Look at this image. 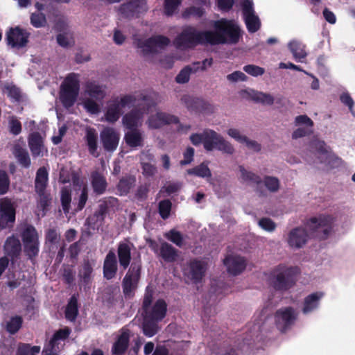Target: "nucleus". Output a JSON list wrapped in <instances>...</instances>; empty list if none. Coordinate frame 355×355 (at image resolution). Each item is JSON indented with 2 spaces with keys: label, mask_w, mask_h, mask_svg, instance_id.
<instances>
[{
  "label": "nucleus",
  "mask_w": 355,
  "mask_h": 355,
  "mask_svg": "<svg viewBox=\"0 0 355 355\" xmlns=\"http://www.w3.org/2000/svg\"><path fill=\"white\" fill-rule=\"evenodd\" d=\"M87 239H82V235L80 236V239L71 244L69 248V251L71 257H76L78 256L80 251V245H83L86 243Z\"/></svg>",
  "instance_id": "63"
},
{
  "label": "nucleus",
  "mask_w": 355,
  "mask_h": 355,
  "mask_svg": "<svg viewBox=\"0 0 355 355\" xmlns=\"http://www.w3.org/2000/svg\"><path fill=\"white\" fill-rule=\"evenodd\" d=\"M8 128L11 134L18 135L21 132V123L15 116L8 117Z\"/></svg>",
  "instance_id": "53"
},
{
  "label": "nucleus",
  "mask_w": 355,
  "mask_h": 355,
  "mask_svg": "<svg viewBox=\"0 0 355 355\" xmlns=\"http://www.w3.org/2000/svg\"><path fill=\"white\" fill-rule=\"evenodd\" d=\"M37 193L39 196L37 200V207L44 211L51 203L50 195L46 191Z\"/></svg>",
  "instance_id": "61"
},
{
  "label": "nucleus",
  "mask_w": 355,
  "mask_h": 355,
  "mask_svg": "<svg viewBox=\"0 0 355 355\" xmlns=\"http://www.w3.org/2000/svg\"><path fill=\"white\" fill-rule=\"evenodd\" d=\"M133 245L130 243L121 242L118 245L117 254L120 266L123 269L128 268L131 261V249Z\"/></svg>",
  "instance_id": "28"
},
{
  "label": "nucleus",
  "mask_w": 355,
  "mask_h": 355,
  "mask_svg": "<svg viewBox=\"0 0 355 355\" xmlns=\"http://www.w3.org/2000/svg\"><path fill=\"white\" fill-rule=\"evenodd\" d=\"M248 97L252 101L263 105H272L275 103V98L268 93L258 92L254 89L244 91Z\"/></svg>",
  "instance_id": "31"
},
{
  "label": "nucleus",
  "mask_w": 355,
  "mask_h": 355,
  "mask_svg": "<svg viewBox=\"0 0 355 355\" xmlns=\"http://www.w3.org/2000/svg\"><path fill=\"white\" fill-rule=\"evenodd\" d=\"M88 200V189L86 185H85L80 192V194L78 199L77 207L76 208V211H81L85 206L86 202Z\"/></svg>",
  "instance_id": "62"
},
{
  "label": "nucleus",
  "mask_w": 355,
  "mask_h": 355,
  "mask_svg": "<svg viewBox=\"0 0 355 355\" xmlns=\"http://www.w3.org/2000/svg\"><path fill=\"white\" fill-rule=\"evenodd\" d=\"M213 31H200L194 27L187 26L177 36L175 45L178 49H187L198 44H232L238 42L240 28L232 21L222 18L213 22Z\"/></svg>",
  "instance_id": "1"
},
{
  "label": "nucleus",
  "mask_w": 355,
  "mask_h": 355,
  "mask_svg": "<svg viewBox=\"0 0 355 355\" xmlns=\"http://www.w3.org/2000/svg\"><path fill=\"white\" fill-rule=\"evenodd\" d=\"M239 168L241 177L244 182L254 184H259L262 182V179L259 175L252 171H247L243 166H239Z\"/></svg>",
  "instance_id": "42"
},
{
  "label": "nucleus",
  "mask_w": 355,
  "mask_h": 355,
  "mask_svg": "<svg viewBox=\"0 0 355 355\" xmlns=\"http://www.w3.org/2000/svg\"><path fill=\"white\" fill-rule=\"evenodd\" d=\"M129 344V334L123 332L114 343L112 351L115 355H122L126 351Z\"/></svg>",
  "instance_id": "35"
},
{
  "label": "nucleus",
  "mask_w": 355,
  "mask_h": 355,
  "mask_svg": "<svg viewBox=\"0 0 355 355\" xmlns=\"http://www.w3.org/2000/svg\"><path fill=\"white\" fill-rule=\"evenodd\" d=\"M20 235L23 243L39 239L38 234L35 227L27 223L21 225Z\"/></svg>",
  "instance_id": "39"
},
{
  "label": "nucleus",
  "mask_w": 355,
  "mask_h": 355,
  "mask_svg": "<svg viewBox=\"0 0 355 355\" xmlns=\"http://www.w3.org/2000/svg\"><path fill=\"white\" fill-rule=\"evenodd\" d=\"M48 183V171L45 167L40 168L35 180V191L36 193L46 191Z\"/></svg>",
  "instance_id": "33"
},
{
  "label": "nucleus",
  "mask_w": 355,
  "mask_h": 355,
  "mask_svg": "<svg viewBox=\"0 0 355 355\" xmlns=\"http://www.w3.org/2000/svg\"><path fill=\"white\" fill-rule=\"evenodd\" d=\"M142 173L146 177H153L157 173V168L151 163L141 162Z\"/></svg>",
  "instance_id": "60"
},
{
  "label": "nucleus",
  "mask_w": 355,
  "mask_h": 355,
  "mask_svg": "<svg viewBox=\"0 0 355 355\" xmlns=\"http://www.w3.org/2000/svg\"><path fill=\"white\" fill-rule=\"evenodd\" d=\"M150 41L154 44L156 52L158 49H164L170 44V40L164 35H155L150 37Z\"/></svg>",
  "instance_id": "54"
},
{
  "label": "nucleus",
  "mask_w": 355,
  "mask_h": 355,
  "mask_svg": "<svg viewBox=\"0 0 355 355\" xmlns=\"http://www.w3.org/2000/svg\"><path fill=\"white\" fill-rule=\"evenodd\" d=\"M264 184L270 192H276L279 189V181L278 178L272 176L264 178Z\"/></svg>",
  "instance_id": "58"
},
{
  "label": "nucleus",
  "mask_w": 355,
  "mask_h": 355,
  "mask_svg": "<svg viewBox=\"0 0 355 355\" xmlns=\"http://www.w3.org/2000/svg\"><path fill=\"white\" fill-rule=\"evenodd\" d=\"M84 139L88 148L89 153L94 157H98L99 153L98 148V133L96 129L92 127L85 128Z\"/></svg>",
  "instance_id": "29"
},
{
  "label": "nucleus",
  "mask_w": 355,
  "mask_h": 355,
  "mask_svg": "<svg viewBox=\"0 0 355 355\" xmlns=\"http://www.w3.org/2000/svg\"><path fill=\"white\" fill-rule=\"evenodd\" d=\"M93 266L94 264L88 259L83 260V263L79 267L78 275L80 285L87 286L91 284L93 278Z\"/></svg>",
  "instance_id": "26"
},
{
  "label": "nucleus",
  "mask_w": 355,
  "mask_h": 355,
  "mask_svg": "<svg viewBox=\"0 0 355 355\" xmlns=\"http://www.w3.org/2000/svg\"><path fill=\"white\" fill-rule=\"evenodd\" d=\"M142 100L149 107H155L156 103L151 94H139L138 95H125L121 98L116 97L107 102L105 119L109 123H114L123 114V109L135 105L137 101Z\"/></svg>",
  "instance_id": "3"
},
{
  "label": "nucleus",
  "mask_w": 355,
  "mask_h": 355,
  "mask_svg": "<svg viewBox=\"0 0 355 355\" xmlns=\"http://www.w3.org/2000/svg\"><path fill=\"white\" fill-rule=\"evenodd\" d=\"M182 0H165L164 12L167 16H172L181 4Z\"/></svg>",
  "instance_id": "50"
},
{
  "label": "nucleus",
  "mask_w": 355,
  "mask_h": 355,
  "mask_svg": "<svg viewBox=\"0 0 355 355\" xmlns=\"http://www.w3.org/2000/svg\"><path fill=\"white\" fill-rule=\"evenodd\" d=\"M78 313V300L75 295L71 297L65 309V318L67 320L73 322Z\"/></svg>",
  "instance_id": "40"
},
{
  "label": "nucleus",
  "mask_w": 355,
  "mask_h": 355,
  "mask_svg": "<svg viewBox=\"0 0 355 355\" xmlns=\"http://www.w3.org/2000/svg\"><path fill=\"white\" fill-rule=\"evenodd\" d=\"M323 296L322 293H313L308 295L304 299V307L302 312L304 314H308L318 308L319 301Z\"/></svg>",
  "instance_id": "34"
},
{
  "label": "nucleus",
  "mask_w": 355,
  "mask_h": 355,
  "mask_svg": "<svg viewBox=\"0 0 355 355\" xmlns=\"http://www.w3.org/2000/svg\"><path fill=\"white\" fill-rule=\"evenodd\" d=\"M141 260H134L122 281L123 293L125 299L134 297L141 278Z\"/></svg>",
  "instance_id": "7"
},
{
  "label": "nucleus",
  "mask_w": 355,
  "mask_h": 355,
  "mask_svg": "<svg viewBox=\"0 0 355 355\" xmlns=\"http://www.w3.org/2000/svg\"><path fill=\"white\" fill-rule=\"evenodd\" d=\"M28 146L33 157L44 156V151L46 152L43 144V139L37 132L31 133L28 137Z\"/></svg>",
  "instance_id": "25"
},
{
  "label": "nucleus",
  "mask_w": 355,
  "mask_h": 355,
  "mask_svg": "<svg viewBox=\"0 0 355 355\" xmlns=\"http://www.w3.org/2000/svg\"><path fill=\"white\" fill-rule=\"evenodd\" d=\"M148 10L146 0H128L119 8L120 14L125 18H138Z\"/></svg>",
  "instance_id": "12"
},
{
  "label": "nucleus",
  "mask_w": 355,
  "mask_h": 355,
  "mask_svg": "<svg viewBox=\"0 0 355 355\" xmlns=\"http://www.w3.org/2000/svg\"><path fill=\"white\" fill-rule=\"evenodd\" d=\"M125 140L128 146L132 148L143 146L141 132L138 130H131L125 135Z\"/></svg>",
  "instance_id": "37"
},
{
  "label": "nucleus",
  "mask_w": 355,
  "mask_h": 355,
  "mask_svg": "<svg viewBox=\"0 0 355 355\" xmlns=\"http://www.w3.org/2000/svg\"><path fill=\"white\" fill-rule=\"evenodd\" d=\"M153 294L146 293L142 303V331L147 337H153L160 330L159 322L166 315L167 304L164 300H157L153 304Z\"/></svg>",
  "instance_id": "2"
},
{
  "label": "nucleus",
  "mask_w": 355,
  "mask_h": 355,
  "mask_svg": "<svg viewBox=\"0 0 355 355\" xmlns=\"http://www.w3.org/2000/svg\"><path fill=\"white\" fill-rule=\"evenodd\" d=\"M243 71L249 75L254 77L262 76L265 73L264 68L254 64H247L244 66Z\"/></svg>",
  "instance_id": "59"
},
{
  "label": "nucleus",
  "mask_w": 355,
  "mask_h": 355,
  "mask_svg": "<svg viewBox=\"0 0 355 355\" xmlns=\"http://www.w3.org/2000/svg\"><path fill=\"white\" fill-rule=\"evenodd\" d=\"M46 243H49V250H54V245L60 241V235L55 229H49L46 231L45 236Z\"/></svg>",
  "instance_id": "48"
},
{
  "label": "nucleus",
  "mask_w": 355,
  "mask_h": 355,
  "mask_svg": "<svg viewBox=\"0 0 355 355\" xmlns=\"http://www.w3.org/2000/svg\"><path fill=\"white\" fill-rule=\"evenodd\" d=\"M60 200L64 214H68L71 207V195L69 189L63 188L60 191Z\"/></svg>",
  "instance_id": "49"
},
{
  "label": "nucleus",
  "mask_w": 355,
  "mask_h": 355,
  "mask_svg": "<svg viewBox=\"0 0 355 355\" xmlns=\"http://www.w3.org/2000/svg\"><path fill=\"white\" fill-rule=\"evenodd\" d=\"M136 46L141 50V53L143 56H147L151 53H156V49H155L153 42L150 41V37L145 40H138Z\"/></svg>",
  "instance_id": "44"
},
{
  "label": "nucleus",
  "mask_w": 355,
  "mask_h": 355,
  "mask_svg": "<svg viewBox=\"0 0 355 355\" xmlns=\"http://www.w3.org/2000/svg\"><path fill=\"white\" fill-rule=\"evenodd\" d=\"M5 254L12 259L17 258L21 252V244L19 239L15 235L8 236L3 245Z\"/></svg>",
  "instance_id": "24"
},
{
  "label": "nucleus",
  "mask_w": 355,
  "mask_h": 355,
  "mask_svg": "<svg viewBox=\"0 0 355 355\" xmlns=\"http://www.w3.org/2000/svg\"><path fill=\"white\" fill-rule=\"evenodd\" d=\"M182 103L190 111L196 113H209L213 111L211 105L204 100L184 95L181 98Z\"/></svg>",
  "instance_id": "18"
},
{
  "label": "nucleus",
  "mask_w": 355,
  "mask_h": 355,
  "mask_svg": "<svg viewBox=\"0 0 355 355\" xmlns=\"http://www.w3.org/2000/svg\"><path fill=\"white\" fill-rule=\"evenodd\" d=\"M100 139L104 150L112 153L118 147L120 133L113 128L107 127L101 132Z\"/></svg>",
  "instance_id": "17"
},
{
  "label": "nucleus",
  "mask_w": 355,
  "mask_h": 355,
  "mask_svg": "<svg viewBox=\"0 0 355 355\" xmlns=\"http://www.w3.org/2000/svg\"><path fill=\"white\" fill-rule=\"evenodd\" d=\"M117 201V199L113 197H110L108 199H103L99 201L97 209L94 212V214L97 215L99 218L103 220L105 218L106 214L108 211L109 205L112 202Z\"/></svg>",
  "instance_id": "41"
},
{
  "label": "nucleus",
  "mask_w": 355,
  "mask_h": 355,
  "mask_svg": "<svg viewBox=\"0 0 355 355\" xmlns=\"http://www.w3.org/2000/svg\"><path fill=\"white\" fill-rule=\"evenodd\" d=\"M177 123H178L177 116L164 112H157L155 114L150 115L146 121L150 129H160L165 125Z\"/></svg>",
  "instance_id": "16"
},
{
  "label": "nucleus",
  "mask_w": 355,
  "mask_h": 355,
  "mask_svg": "<svg viewBox=\"0 0 355 355\" xmlns=\"http://www.w3.org/2000/svg\"><path fill=\"white\" fill-rule=\"evenodd\" d=\"M309 239L307 231L302 227H296L291 230L288 234L286 241L292 249L303 248Z\"/></svg>",
  "instance_id": "21"
},
{
  "label": "nucleus",
  "mask_w": 355,
  "mask_h": 355,
  "mask_svg": "<svg viewBox=\"0 0 355 355\" xmlns=\"http://www.w3.org/2000/svg\"><path fill=\"white\" fill-rule=\"evenodd\" d=\"M187 173L189 175H193L203 178L211 177V171L207 164L205 163H202L194 168L188 169Z\"/></svg>",
  "instance_id": "45"
},
{
  "label": "nucleus",
  "mask_w": 355,
  "mask_h": 355,
  "mask_svg": "<svg viewBox=\"0 0 355 355\" xmlns=\"http://www.w3.org/2000/svg\"><path fill=\"white\" fill-rule=\"evenodd\" d=\"M107 87L94 80H88L84 85V94L88 97L83 100L85 110L92 114L100 112V105L96 101H102L107 95Z\"/></svg>",
  "instance_id": "5"
},
{
  "label": "nucleus",
  "mask_w": 355,
  "mask_h": 355,
  "mask_svg": "<svg viewBox=\"0 0 355 355\" xmlns=\"http://www.w3.org/2000/svg\"><path fill=\"white\" fill-rule=\"evenodd\" d=\"M22 324V318L20 316H15L7 322L6 330L11 334L17 333Z\"/></svg>",
  "instance_id": "51"
},
{
  "label": "nucleus",
  "mask_w": 355,
  "mask_h": 355,
  "mask_svg": "<svg viewBox=\"0 0 355 355\" xmlns=\"http://www.w3.org/2000/svg\"><path fill=\"white\" fill-rule=\"evenodd\" d=\"M10 187V178L8 173L0 170V195L6 193Z\"/></svg>",
  "instance_id": "57"
},
{
  "label": "nucleus",
  "mask_w": 355,
  "mask_h": 355,
  "mask_svg": "<svg viewBox=\"0 0 355 355\" xmlns=\"http://www.w3.org/2000/svg\"><path fill=\"white\" fill-rule=\"evenodd\" d=\"M136 178L133 175L123 177L117 184V189L121 196L127 195L130 189L135 186Z\"/></svg>",
  "instance_id": "38"
},
{
  "label": "nucleus",
  "mask_w": 355,
  "mask_h": 355,
  "mask_svg": "<svg viewBox=\"0 0 355 355\" xmlns=\"http://www.w3.org/2000/svg\"><path fill=\"white\" fill-rule=\"evenodd\" d=\"M165 237L178 247L183 245V237L182 234L175 230H171L165 234Z\"/></svg>",
  "instance_id": "55"
},
{
  "label": "nucleus",
  "mask_w": 355,
  "mask_h": 355,
  "mask_svg": "<svg viewBox=\"0 0 355 355\" xmlns=\"http://www.w3.org/2000/svg\"><path fill=\"white\" fill-rule=\"evenodd\" d=\"M80 90L79 75L71 73L67 75L60 86V101L66 108L76 103Z\"/></svg>",
  "instance_id": "6"
},
{
  "label": "nucleus",
  "mask_w": 355,
  "mask_h": 355,
  "mask_svg": "<svg viewBox=\"0 0 355 355\" xmlns=\"http://www.w3.org/2000/svg\"><path fill=\"white\" fill-rule=\"evenodd\" d=\"M205 263L198 259L191 260L184 268V274L194 283L201 281L205 276Z\"/></svg>",
  "instance_id": "19"
},
{
  "label": "nucleus",
  "mask_w": 355,
  "mask_h": 355,
  "mask_svg": "<svg viewBox=\"0 0 355 355\" xmlns=\"http://www.w3.org/2000/svg\"><path fill=\"white\" fill-rule=\"evenodd\" d=\"M333 218L329 216L320 215L311 218L306 224L310 235L319 239H325L332 229Z\"/></svg>",
  "instance_id": "8"
},
{
  "label": "nucleus",
  "mask_w": 355,
  "mask_h": 355,
  "mask_svg": "<svg viewBox=\"0 0 355 355\" xmlns=\"http://www.w3.org/2000/svg\"><path fill=\"white\" fill-rule=\"evenodd\" d=\"M259 225L264 230L273 232L276 228V224L270 218H263L259 220Z\"/></svg>",
  "instance_id": "64"
},
{
  "label": "nucleus",
  "mask_w": 355,
  "mask_h": 355,
  "mask_svg": "<svg viewBox=\"0 0 355 355\" xmlns=\"http://www.w3.org/2000/svg\"><path fill=\"white\" fill-rule=\"evenodd\" d=\"M224 264L229 273L238 275L245 268L246 261L242 257L230 255L224 259Z\"/></svg>",
  "instance_id": "22"
},
{
  "label": "nucleus",
  "mask_w": 355,
  "mask_h": 355,
  "mask_svg": "<svg viewBox=\"0 0 355 355\" xmlns=\"http://www.w3.org/2000/svg\"><path fill=\"white\" fill-rule=\"evenodd\" d=\"M91 184L93 192L98 196L103 194L107 187L105 177L98 171H94L91 174Z\"/></svg>",
  "instance_id": "30"
},
{
  "label": "nucleus",
  "mask_w": 355,
  "mask_h": 355,
  "mask_svg": "<svg viewBox=\"0 0 355 355\" xmlns=\"http://www.w3.org/2000/svg\"><path fill=\"white\" fill-rule=\"evenodd\" d=\"M242 9L248 31L252 33L257 32L260 28L261 22L258 16L254 14L252 1L243 0Z\"/></svg>",
  "instance_id": "15"
},
{
  "label": "nucleus",
  "mask_w": 355,
  "mask_h": 355,
  "mask_svg": "<svg viewBox=\"0 0 355 355\" xmlns=\"http://www.w3.org/2000/svg\"><path fill=\"white\" fill-rule=\"evenodd\" d=\"M15 207L10 199L0 200V232L4 229L12 228L15 222Z\"/></svg>",
  "instance_id": "13"
},
{
  "label": "nucleus",
  "mask_w": 355,
  "mask_h": 355,
  "mask_svg": "<svg viewBox=\"0 0 355 355\" xmlns=\"http://www.w3.org/2000/svg\"><path fill=\"white\" fill-rule=\"evenodd\" d=\"M172 208V203L170 200L165 199L161 200L158 204V212L160 217L166 220L170 217Z\"/></svg>",
  "instance_id": "46"
},
{
  "label": "nucleus",
  "mask_w": 355,
  "mask_h": 355,
  "mask_svg": "<svg viewBox=\"0 0 355 355\" xmlns=\"http://www.w3.org/2000/svg\"><path fill=\"white\" fill-rule=\"evenodd\" d=\"M149 248L157 257L166 263H174L179 259L180 252L166 241H162L159 243L153 239H147Z\"/></svg>",
  "instance_id": "9"
},
{
  "label": "nucleus",
  "mask_w": 355,
  "mask_h": 355,
  "mask_svg": "<svg viewBox=\"0 0 355 355\" xmlns=\"http://www.w3.org/2000/svg\"><path fill=\"white\" fill-rule=\"evenodd\" d=\"M191 142L194 146L203 144L207 151L218 150L224 153L232 155L235 150L234 146L222 135L211 129H205L201 133H194L190 136Z\"/></svg>",
  "instance_id": "4"
},
{
  "label": "nucleus",
  "mask_w": 355,
  "mask_h": 355,
  "mask_svg": "<svg viewBox=\"0 0 355 355\" xmlns=\"http://www.w3.org/2000/svg\"><path fill=\"white\" fill-rule=\"evenodd\" d=\"M12 153L18 163L24 168H29L31 164V158L27 150L19 144H15L13 147Z\"/></svg>",
  "instance_id": "32"
},
{
  "label": "nucleus",
  "mask_w": 355,
  "mask_h": 355,
  "mask_svg": "<svg viewBox=\"0 0 355 355\" xmlns=\"http://www.w3.org/2000/svg\"><path fill=\"white\" fill-rule=\"evenodd\" d=\"M135 105L137 107L126 114L122 119L123 125L129 130H137L141 125L144 114L152 107H148L142 100L137 101Z\"/></svg>",
  "instance_id": "11"
},
{
  "label": "nucleus",
  "mask_w": 355,
  "mask_h": 355,
  "mask_svg": "<svg viewBox=\"0 0 355 355\" xmlns=\"http://www.w3.org/2000/svg\"><path fill=\"white\" fill-rule=\"evenodd\" d=\"M70 334L71 329L69 327L59 329L54 334L53 338L49 341V345L56 346L58 345L57 342L58 340H65L69 337Z\"/></svg>",
  "instance_id": "52"
},
{
  "label": "nucleus",
  "mask_w": 355,
  "mask_h": 355,
  "mask_svg": "<svg viewBox=\"0 0 355 355\" xmlns=\"http://www.w3.org/2000/svg\"><path fill=\"white\" fill-rule=\"evenodd\" d=\"M288 46L294 58L298 62H302V60L306 57L305 46L300 41L292 40L288 43Z\"/></svg>",
  "instance_id": "36"
},
{
  "label": "nucleus",
  "mask_w": 355,
  "mask_h": 355,
  "mask_svg": "<svg viewBox=\"0 0 355 355\" xmlns=\"http://www.w3.org/2000/svg\"><path fill=\"white\" fill-rule=\"evenodd\" d=\"M28 34L23 29L15 27L11 28L6 33L7 44L12 48L20 49L28 43Z\"/></svg>",
  "instance_id": "20"
},
{
  "label": "nucleus",
  "mask_w": 355,
  "mask_h": 355,
  "mask_svg": "<svg viewBox=\"0 0 355 355\" xmlns=\"http://www.w3.org/2000/svg\"><path fill=\"white\" fill-rule=\"evenodd\" d=\"M195 72H196V69H194L192 64L188 65L180 71L175 77V80L180 84L186 83L189 80L191 73Z\"/></svg>",
  "instance_id": "47"
},
{
  "label": "nucleus",
  "mask_w": 355,
  "mask_h": 355,
  "mask_svg": "<svg viewBox=\"0 0 355 355\" xmlns=\"http://www.w3.org/2000/svg\"><path fill=\"white\" fill-rule=\"evenodd\" d=\"M24 252L28 257L31 260L34 259L38 255L40 252L39 239L24 243Z\"/></svg>",
  "instance_id": "43"
},
{
  "label": "nucleus",
  "mask_w": 355,
  "mask_h": 355,
  "mask_svg": "<svg viewBox=\"0 0 355 355\" xmlns=\"http://www.w3.org/2000/svg\"><path fill=\"white\" fill-rule=\"evenodd\" d=\"M116 257L114 251L110 250L107 254L103 267V277L110 280L115 277L117 272Z\"/></svg>",
  "instance_id": "23"
},
{
  "label": "nucleus",
  "mask_w": 355,
  "mask_h": 355,
  "mask_svg": "<svg viewBox=\"0 0 355 355\" xmlns=\"http://www.w3.org/2000/svg\"><path fill=\"white\" fill-rule=\"evenodd\" d=\"M299 272L297 267L279 266L272 279V286L277 290H286L294 283V276Z\"/></svg>",
  "instance_id": "10"
},
{
  "label": "nucleus",
  "mask_w": 355,
  "mask_h": 355,
  "mask_svg": "<svg viewBox=\"0 0 355 355\" xmlns=\"http://www.w3.org/2000/svg\"><path fill=\"white\" fill-rule=\"evenodd\" d=\"M103 223L104 220L94 214L89 216L85 221L84 225L87 227V228L82 232V239L89 238L93 234L94 232L99 230Z\"/></svg>",
  "instance_id": "27"
},
{
  "label": "nucleus",
  "mask_w": 355,
  "mask_h": 355,
  "mask_svg": "<svg viewBox=\"0 0 355 355\" xmlns=\"http://www.w3.org/2000/svg\"><path fill=\"white\" fill-rule=\"evenodd\" d=\"M31 23L35 28L44 27L46 24V16L42 12L33 13L31 16Z\"/></svg>",
  "instance_id": "56"
},
{
  "label": "nucleus",
  "mask_w": 355,
  "mask_h": 355,
  "mask_svg": "<svg viewBox=\"0 0 355 355\" xmlns=\"http://www.w3.org/2000/svg\"><path fill=\"white\" fill-rule=\"evenodd\" d=\"M297 318L295 310L291 307L282 308L276 311L275 315L277 329L284 332L292 326Z\"/></svg>",
  "instance_id": "14"
}]
</instances>
